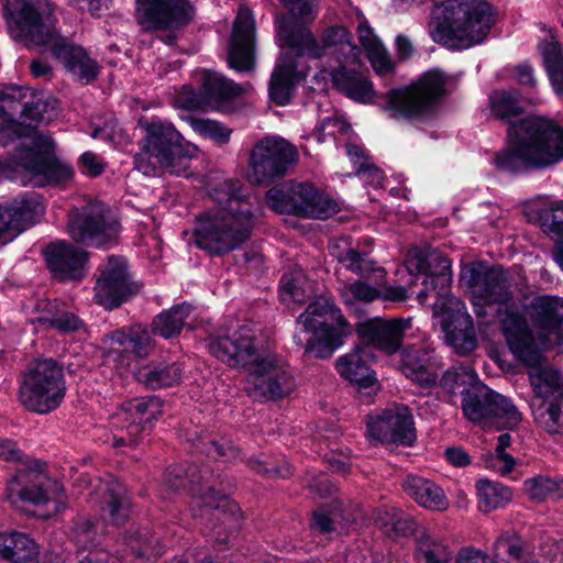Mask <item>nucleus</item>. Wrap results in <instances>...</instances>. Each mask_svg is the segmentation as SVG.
Wrapping results in <instances>:
<instances>
[{
    "instance_id": "f257e3e1",
    "label": "nucleus",
    "mask_w": 563,
    "mask_h": 563,
    "mask_svg": "<svg viewBox=\"0 0 563 563\" xmlns=\"http://www.w3.org/2000/svg\"><path fill=\"white\" fill-rule=\"evenodd\" d=\"M492 114L507 122L506 146L496 153L494 165L509 174L542 169L563 161V128L555 122L522 112L520 95L514 90H495L489 95Z\"/></svg>"
},
{
    "instance_id": "f03ea898",
    "label": "nucleus",
    "mask_w": 563,
    "mask_h": 563,
    "mask_svg": "<svg viewBox=\"0 0 563 563\" xmlns=\"http://www.w3.org/2000/svg\"><path fill=\"white\" fill-rule=\"evenodd\" d=\"M208 192L214 206L195 217L192 242L210 256H222L250 239L254 213L251 202L232 179L217 183Z\"/></svg>"
},
{
    "instance_id": "7ed1b4c3",
    "label": "nucleus",
    "mask_w": 563,
    "mask_h": 563,
    "mask_svg": "<svg viewBox=\"0 0 563 563\" xmlns=\"http://www.w3.org/2000/svg\"><path fill=\"white\" fill-rule=\"evenodd\" d=\"M4 16L11 35L26 46H49L78 81L96 79L99 67L85 49L57 36L49 0H8Z\"/></svg>"
},
{
    "instance_id": "20e7f679",
    "label": "nucleus",
    "mask_w": 563,
    "mask_h": 563,
    "mask_svg": "<svg viewBox=\"0 0 563 563\" xmlns=\"http://www.w3.org/2000/svg\"><path fill=\"white\" fill-rule=\"evenodd\" d=\"M139 126L142 135L139 151L134 155V167L148 177H158L166 172L185 174V168L180 170L178 165L183 159L195 157L199 152L198 147L185 142L169 121L159 118L141 119Z\"/></svg>"
},
{
    "instance_id": "39448f33",
    "label": "nucleus",
    "mask_w": 563,
    "mask_h": 563,
    "mask_svg": "<svg viewBox=\"0 0 563 563\" xmlns=\"http://www.w3.org/2000/svg\"><path fill=\"white\" fill-rule=\"evenodd\" d=\"M501 332L510 352L517 360L531 367L529 378L534 391L533 402L563 398L561 373L548 366H539L541 352L534 343L525 316L512 307L498 310Z\"/></svg>"
},
{
    "instance_id": "423d86ee",
    "label": "nucleus",
    "mask_w": 563,
    "mask_h": 563,
    "mask_svg": "<svg viewBox=\"0 0 563 563\" xmlns=\"http://www.w3.org/2000/svg\"><path fill=\"white\" fill-rule=\"evenodd\" d=\"M16 443L10 439H0V460L4 462H19L24 466L7 482L5 499L16 508L24 505L45 506L43 516L48 517L60 511L64 501V490L56 482H48L44 487L45 476L41 471V463L26 457Z\"/></svg>"
},
{
    "instance_id": "0eeeda50",
    "label": "nucleus",
    "mask_w": 563,
    "mask_h": 563,
    "mask_svg": "<svg viewBox=\"0 0 563 563\" xmlns=\"http://www.w3.org/2000/svg\"><path fill=\"white\" fill-rule=\"evenodd\" d=\"M296 324V344L318 358L331 355L353 331L341 309L327 297L310 302Z\"/></svg>"
},
{
    "instance_id": "6e6552de",
    "label": "nucleus",
    "mask_w": 563,
    "mask_h": 563,
    "mask_svg": "<svg viewBox=\"0 0 563 563\" xmlns=\"http://www.w3.org/2000/svg\"><path fill=\"white\" fill-rule=\"evenodd\" d=\"M495 23L496 13L486 0H449L431 35L448 47L465 49L482 44Z\"/></svg>"
},
{
    "instance_id": "1a4fd4ad",
    "label": "nucleus",
    "mask_w": 563,
    "mask_h": 563,
    "mask_svg": "<svg viewBox=\"0 0 563 563\" xmlns=\"http://www.w3.org/2000/svg\"><path fill=\"white\" fill-rule=\"evenodd\" d=\"M446 77L439 69H430L409 86L389 90L383 97L385 111L394 119L423 120L432 115L445 95Z\"/></svg>"
},
{
    "instance_id": "9d476101",
    "label": "nucleus",
    "mask_w": 563,
    "mask_h": 563,
    "mask_svg": "<svg viewBox=\"0 0 563 563\" xmlns=\"http://www.w3.org/2000/svg\"><path fill=\"white\" fill-rule=\"evenodd\" d=\"M65 393L62 367L46 358L35 362L24 374L19 399L26 409L44 415L59 407Z\"/></svg>"
},
{
    "instance_id": "9b49d317",
    "label": "nucleus",
    "mask_w": 563,
    "mask_h": 563,
    "mask_svg": "<svg viewBox=\"0 0 563 563\" xmlns=\"http://www.w3.org/2000/svg\"><path fill=\"white\" fill-rule=\"evenodd\" d=\"M67 229L77 243L103 247L115 243L121 224L106 203L91 201L69 213Z\"/></svg>"
},
{
    "instance_id": "f8f14e48",
    "label": "nucleus",
    "mask_w": 563,
    "mask_h": 563,
    "mask_svg": "<svg viewBox=\"0 0 563 563\" xmlns=\"http://www.w3.org/2000/svg\"><path fill=\"white\" fill-rule=\"evenodd\" d=\"M277 40L282 49H291L298 57L321 58L325 49L332 47L347 49L355 57L357 51L351 42V33L344 26L334 25L325 29L319 43L309 29L295 27L286 18L278 24Z\"/></svg>"
},
{
    "instance_id": "ddd939ff",
    "label": "nucleus",
    "mask_w": 563,
    "mask_h": 563,
    "mask_svg": "<svg viewBox=\"0 0 563 563\" xmlns=\"http://www.w3.org/2000/svg\"><path fill=\"white\" fill-rule=\"evenodd\" d=\"M461 409L467 420L481 427L501 422L507 428H515L522 419L521 412L508 398L479 382L464 393Z\"/></svg>"
},
{
    "instance_id": "4468645a",
    "label": "nucleus",
    "mask_w": 563,
    "mask_h": 563,
    "mask_svg": "<svg viewBox=\"0 0 563 563\" xmlns=\"http://www.w3.org/2000/svg\"><path fill=\"white\" fill-rule=\"evenodd\" d=\"M298 161L297 148L280 136H266L255 143L249 162V178L269 185L283 178Z\"/></svg>"
},
{
    "instance_id": "2eb2a0df",
    "label": "nucleus",
    "mask_w": 563,
    "mask_h": 563,
    "mask_svg": "<svg viewBox=\"0 0 563 563\" xmlns=\"http://www.w3.org/2000/svg\"><path fill=\"white\" fill-rule=\"evenodd\" d=\"M295 388L290 369L273 356H260L247 368L244 389L254 400H280L288 397Z\"/></svg>"
},
{
    "instance_id": "dca6fc26",
    "label": "nucleus",
    "mask_w": 563,
    "mask_h": 563,
    "mask_svg": "<svg viewBox=\"0 0 563 563\" xmlns=\"http://www.w3.org/2000/svg\"><path fill=\"white\" fill-rule=\"evenodd\" d=\"M161 413V400L154 396L123 402L111 417V426L121 432L113 434V446L137 445L142 434L148 433L152 421Z\"/></svg>"
},
{
    "instance_id": "f3484780",
    "label": "nucleus",
    "mask_w": 563,
    "mask_h": 563,
    "mask_svg": "<svg viewBox=\"0 0 563 563\" xmlns=\"http://www.w3.org/2000/svg\"><path fill=\"white\" fill-rule=\"evenodd\" d=\"M407 271L410 275L424 276L423 289L417 294V299L424 305L430 292L433 291L437 299L452 296L449 292L451 283V263L449 258L437 249H412L407 257Z\"/></svg>"
},
{
    "instance_id": "a211bd4d",
    "label": "nucleus",
    "mask_w": 563,
    "mask_h": 563,
    "mask_svg": "<svg viewBox=\"0 0 563 563\" xmlns=\"http://www.w3.org/2000/svg\"><path fill=\"white\" fill-rule=\"evenodd\" d=\"M433 316L444 332L445 342L459 354H466L476 347L472 317L463 301L454 296H444L433 303Z\"/></svg>"
},
{
    "instance_id": "6ab92c4d",
    "label": "nucleus",
    "mask_w": 563,
    "mask_h": 563,
    "mask_svg": "<svg viewBox=\"0 0 563 563\" xmlns=\"http://www.w3.org/2000/svg\"><path fill=\"white\" fill-rule=\"evenodd\" d=\"M209 352L230 367L249 368L260 358L253 331L240 325L227 333H218L207 341Z\"/></svg>"
},
{
    "instance_id": "aec40b11",
    "label": "nucleus",
    "mask_w": 563,
    "mask_h": 563,
    "mask_svg": "<svg viewBox=\"0 0 563 563\" xmlns=\"http://www.w3.org/2000/svg\"><path fill=\"white\" fill-rule=\"evenodd\" d=\"M369 439L382 443L411 444L416 439L413 417L405 405L391 404L366 421Z\"/></svg>"
},
{
    "instance_id": "412c9836",
    "label": "nucleus",
    "mask_w": 563,
    "mask_h": 563,
    "mask_svg": "<svg viewBox=\"0 0 563 563\" xmlns=\"http://www.w3.org/2000/svg\"><path fill=\"white\" fill-rule=\"evenodd\" d=\"M100 275L95 286V299L97 303L113 309L126 301L137 287L132 283L128 264L123 257L109 256L107 262L100 265Z\"/></svg>"
},
{
    "instance_id": "4be33fe9",
    "label": "nucleus",
    "mask_w": 563,
    "mask_h": 563,
    "mask_svg": "<svg viewBox=\"0 0 563 563\" xmlns=\"http://www.w3.org/2000/svg\"><path fill=\"white\" fill-rule=\"evenodd\" d=\"M152 345V335L142 325L114 330L101 341L103 357L118 366L129 365L134 358L148 355Z\"/></svg>"
},
{
    "instance_id": "5701e85b",
    "label": "nucleus",
    "mask_w": 563,
    "mask_h": 563,
    "mask_svg": "<svg viewBox=\"0 0 563 563\" xmlns=\"http://www.w3.org/2000/svg\"><path fill=\"white\" fill-rule=\"evenodd\" d=\"M33 145L35 151L22 159V166L35 186L58 184L71 178V168L53 155L54 141L51 136L36 134L33 137Z\"/></svg>"
},
{
    "instance_id": "b1692460",
    "label": "nucleus",
    "mask_w": 563,
    "mask_h": 563,
    "mask_svg": "<svg viewBox=\"0 0 563 563\" xmlns=\"http://www.w3.org/2000/svg\"><path fill=\"white\" fill-rule=\"evenodd\" d=\"M461 279L471 288L475 306L506 303L511 297L507 275L500 267L470 264L462 269Z\"/></svg>"
},
{
    "instance_id": "393cba45",
    "label": "nucleus",
    "mask_w": 563,
    "mask_h": 563,
    "mask_svg": "<svg viewBox=\"0 0 563 563\" xmlns=\"http://www.w3.org/2000/svg\"><path fill=\"white\" fill-rule=\"evenodd\" d=\"M42 198L27 192L8 203H0V245L15 239L44 214Z\"/></svg>"
},
{
    "instance_id": "a878e982",
    "label": "nucleus",
    "mask_w": 563,
    "mask_h": 563,
    "mask_svg": "<svg viewBox=\"0 0 563 563\" xmlns=\"http://www.w3.org/2000/svg\"><path fill=\"white\" fill-rule=\"evenodd\" d=\"M136 16L145 30L175 29L191 21L194 9L187 0H136Z\"/></svg>"
},
{
    "instance_id": "bb28decb",
    "label": "nucleus",
    "mask_w": 563,
    "mask_h": 563,
    "mask_svg": "<svg viewBox=\"0 0 563 563\" xmlns=\"http://www.w3.org/2000/svg\"><path fill=\"white\" fill-rule=\"evenodd\" d=\"M411 328V318L376 317L358 322L355 331L362 342L390 355L400 350L405 333Z\"/></svg>"
},
{
    "instance_id": "cd10ccee",
    "label": "nucleus",
    "mask_w": 563,
    "mask_h": 563,
    "mask_svg": "<svg viewBox=\"0 0 563 563\" xmlns=\"http://www.w3.org/2000/svg\"><path fill=\"white\" fill-rule=\"evenodd\" d=\"M202 475L196 479V467H190L184 471L181 466L168 467L165 476L164 484L173 492L179 490L186 486V483L190 484V492L192 495L201 501L206 508L213 509L217 511L222 510L225 515L230 512L233 517L239 510V506L231 501L225 494L216 492L211 486H202L200 479H203Z\"/></svg>"
},
{
    "instance_id": "c85d7f7f",
    "label": "nucleus",
    "mask_w": 563,
    "mask_h": 563,
    "mask_svg": "<svg viewBox=\"0 0 563 563\" xmlns=\"http://www.w3.org/2000/svg\"><path fill=\"white\" fill-rule=\"evenodd\" d=\"M415 560L416 563H488L489 556L473 547L462 548L454 555L444 539L423 531L417 537Z\"/></svg>"
},
{
    "instance_id": "c756f323",
    "label": "nucleus",
    "mask_w": 563,
    "mask_h": 563,
    "mask_svg": "<svg viewBox=\"0 0 563 563\" xmlns=\"http://www.w3.org/2000/svg\"><path fill=\"white\" fill-rule=\"evenodd\" d=\"M255 23L252 11L241 7L231 36L228 62L236 71H250L254 67Z\"/></svg>"
},
{
    "instance_id": "7c9ffc66",
    "label": "nucleus",
    "mask_w": 563,
    "mask_h": 563,
    "mask_svg": "<svg viewBox=\"0 0 563 563\" xmlns=\"http://www.w3.org/2000/svg\"><path fill=\"white\" fill-rule=\"evenodd\" d=\"M330 254L349 272L362 278L373 279L380 285L386 278V271L366 252H360L350 236L333 239L329 244Z\"/></svg>"
},
{
    "instance_id": "2f4dec72",
    "label": "nucleus",
    "mask_w": 563,
    "mask_h": 563,
    "mask_svg": "<svg viewBox=\"0 0 563 563\" xmlns=\"http://www.w3.org/2000/svg\"><path fill=\"white\" fill-rule=\"evenodd\" d=\"M295 52L288 49L278 58L272 73L268 92L271 100L277 106L290 102L296 85L307 75Z\"/></svg>"
},
{
    "instance_id": "473e14b6",
    "label": "nucleus",
    "mask_w": 563,
    "mask_h": 563,
    "mask_svg": "<svg viewBox=\"0 0 563 563\" xmlns=\"http://www.w3.org/2000/svg\"><path fill=\"white\" fill-rule=\"evenodd\" d=\"M49 272L58 280L79 279L84 275L87 253L78 247L59 241L49 244L44 251Z\"/></svg>"
},
{
    "instance_id": "72a5a7b5",
    "label": "nucleus",
    "mask_w": 563,
    "mask_h": 563,
    "mask_svg": "<svg viewBox=\"0 0 563 563\" xmlns=\"http://www.w3.org/2000/svg\"><path fill=\"white\" fill-rule=\"evenodd\" d=\"M529 316L532 325L549 342L563 344V299L553 296L537 297L530 305Z\"/></svg>"
},
{
    "instance_id": "f704fd0d",
    "label": "nucleus",
    "mask_w": 563,
    "mask_h": 563,
    "mask_svg": "<svg viewBox=\"0 0 563 563\" xmlns=\"http://www.w3.org/2000/svg\"><path fill=\"white\" fill-rule=\"evenodd\" d=\"M368 355L366 347L356 346L336 360L335 368L343 379L356 386L358 390H368L369 394L378 390L379 384L367 364Z\"/></svg>"
},
{
    "instance_id": "c9c22d12",
    "label": "nucleus",
    "mask_w": 563,
    "mask_h": 563,
    "mask_svg": "<svg viewBox=\"0 0 563 563\" xmlns=\"http://www.w3.org/2000/svg\"><path fill=\"white\" fill-rule=\"evenodd\" d=\"M291 192L296 205L295 216L327 219L338 211L336 202L310 184L291 183Z\"/></svg>"
},
{
    "instance_id": "e433bc0d",
    "label": "nucleus",
    "mask_w": 563,
    "mask_h": 563,
    "mask_svg": "<svg viewBox=\"0 0 563 563\" xmlns=\"http://www.w3.org/2000/svg\"><path fill=\"white\" fill-rule=\"evenodd\" d=\"M401 486L405 493L424 509L444 511L449 508L450 503L444 490L429 478L410 474L402 481Z\"/></svg>"
},
{
    "instance_id": "4c0bfd02",
    "label": "nucleus",
    "mask_w": 563,
    "mask_h": 563,
    "mask_svg": "<svg viewBox=\"0 0 563 563\" xmlns=\"http://www.w3.org/2000/svg\"><path fill=\"white\" fill-rule=\"evenodd\" d=\"M332 82L336 90L356 102H375L374 85L362 71L341 66L332 73Z\"/></svg>"
},
{
    "instance_id": "58836bf2",
    "label": "nucleus",
    "mask_w": 563,
    "mask_h": 563,
    "mask_svg": "<svg viewBox=\"0 0 563 563\" xmlns=\"http://www.w3.org/2000/svg\"><path fill=\"white\" fill-rule=\"evenodd\" d=\"M98 495L101 496V510L113 525H121L129 518L131 503L126 489L120 482H101Z\"/></svg>"
},
{
    "instance_id": "ea45409f",
    "label": "nucleus",
    "mask_w": 563,
    "mask_h": 563,
    "mask_svg": "<svg viewBox=\"0 0 563 563\" xmlns=\"http://www.w3.org/2000/svg\"><path fill=\"white\" fill-rule=\"evenodd\" d=\"M477 383V374L471 366L456 364L446 369L434 386H438L446 401L453 405L457 394L463 398L464 393Z\"/></svg>"
},
{
    "instance_id": "a19ab883",
    "label": "nucleus",
    "mask_w": 563,
    "mask_h": 563,
    "mask_svg": "<svg viewBox=\"0 0 563 563\" xmlns=\"http://www.w3.org/2000/svg\"><path fill=\"white\" fill-rule=\"evenodd\" d=\"M364 519L365 514L358 507L345 515V510L323 506L313 512L311 528L320 533H331L338 527L346 529L352 523H362Z\"/></svg>"
},
{
    "instance_id": "79ce46f5",
    "label": "nucleus",
    "mask_w": 563,
    "mask_h": 563,
    "mask_svg": "<svg viewBox=\"0 0 563 563\" xmlns=\"http://www.w3.org/2000/svg\"><path fill=\"white\" fill-rule=\"evenodd\" d=\"M429 355L422 347H409L401 353L400 369L422 388L433 387L437 375L428 368Z\"/></svg>"
},
{
    "instance_id": "37998d69",
    "label": "nucleus",
    "mask_w": 563,
    "mask_h": 563,
    "mask_svg": "<svg viewBox=\"0 0 563 563\" xmlns=\"http://www.w3.org/2000/svg\"><path fill=\"white\" fill-rule=\"evenodd\" d=\"M36 554V544L25 533L0 532V560L29 563L34 561Z\"/></svg>"
},
{
    "instance_id": "c03bdc74",
    "label": "nucleus",
    "mask_w": 563,
    "mask_h": 563,
    "mask_svg": "<svg viewBox=\"0 0 563 563\" xmlns=\"http://www.w3.org/2000/svg\"><path fill=\"white\" fill-rule=\"evenodd\" d=\"M475 487L478 509L482 512L504 508L512 499L511 489L499 482L481 478L476 482Z\"/></svg>"
},
{
    "instance_id": "a18cd8bd",
    "label": "nucleus",
    "mask_w": 563,
    "mask_h": 563,
    "mask_svg": "<svg viewBox=\"0 0 563 563\" xmlns=\"http://www.w3.org/2000/svg\"><path fill=\"white\" fill-rule=\"evenodd\" d=\"M191 306L187 303L173 307L170 310L161 312L152 323L153 333L164 339H170L180 333L186 319L191 313Z\"/></svg>"
},
{
    "instance_id": "49530a36",
    "label": "nucleus",
    "mask_w": 563,
    "mask_h": 563,
    "mask_svg": "<svg viewBox=\"0 0 563 563\" xmlns=\"http://www.w3.org/2000/svg\"><path fill=\"white\" fill-rule=\"evenodd\" d=\"M201 85L207 97L217 101L230 100L244 92L242 86L219 73L210 70L202 71Z\"/></svg>"
},
{
    "instance_id": "de8ad7c7",
    "label": "nucleus",
    "mask_w": 563,
    "mask_h": 563,
    "mask_svg": "<svg viewBox=\"0 0 563 563\" xmlns=\"http://www.w3.org/2000/svg\"><path fill=\"white\" fill-rule=\"evenodd\" d=\"M181 368L178 364H158L145 366L137 373L140 382L151 389L168 387L177 384L181 378Z\"/></svg>"
},
{
    "instance_id": "09e8293b",
    "label": "nucleus",
    "mask_w": 563,
    "mask_h": 563,
    "mask_svg": "<svg viewBox=\"0 0 563 563\" xmlns=\"http://www.w3.org/2000/svg\"><path fill=\"white\" fill-rule=\"evenodd\" d=\"M537 423L548 433H563V397L556 400L532 402Z\"/></svg>"
},
{
    "instance_id": "8fccbe9b",
    "label": "nucleus",
    "mask_w": 563,
    "mask_h": 563,
    "mask_svg": "<svg viewBox=\"0 0 563 563\" xmlns=\"http://www.w3.org/2000/svg\"><path fill=\"white\" fill-rule=\"evenodd\" d=\"M377 527L388 536H406L412 532L413 522L401 511L391 507H382L374 517Z\"/></svg>"
},
{
    "instance_id": "3c124183",
    "label": "nucleus",
    "mask_w": 563,
    "mask_h": 563,
    "mask_svg": "<svg viewBox=\"0 0 563 563\" xmlns=\"http://www.w3.org/2000/svg\"><path fill=\"white\" fill-rule=\"evenodd\" d=\"M27 91L29 89L26 88L11 86L0 92V100L22 103V117L24 119L34 122L41 121L47 106L44 101L34 97H32V100L26 101Z\"/></svg>"
},
{
    "instance_id": "603ef678",
    "label": "nucleus",
    "mask_w": 563,
    "mask_h": 563,
    "mask_svg": "<svg viewBox=\"0 0 563 563\" xmlns=\"http://www.w3.org/2000/svg\"><path fill=\"white\" fill-rule=\"evenodd\" d=\"M288 10L289 15H283L276 20V29L282 19H289L295 27H306L305 25L314 21L319 13L318 0H279Z\"/></svg>"
},
{
    "instance_id": "864d4df0",
    "label": "nucleus",
    "mask_w": 563,
    "mask_h": 563,
    "mask_svg": "<svg viewBox=\"0 0 563 563\" xmlns=\"http://www.w3.org/2000/svg\"><path fill=\"white\" fill-rule=\"evenodd\" d=\"M339 294L344 305L353 307L356 303H371L379 299L380 289L365 280L357 279L352 283L342 284L339 287Z\"/></svg>"
},
{
    "instance_id": "5fc2aeb1",
    "label": "nucleus",
    "mask_w": 563,
    "mask_h": 563,
    "mask_svg": "<svg viewBox=\"0 0 563 563\" xmlns=\"http://www.w3.org/2000/svg\"><path fill=\"white\" fill-rule=\"evenodd\" d=\"M543 231L555 242L552 251L558 264V254L563 253V201L556 202L541 216Z\"/></svg>"
},
{
    "instance_id": "6e6d98bb",
    "label": "nucleus",
    "mask_w": 563,
    "mask_h": 563,
    "mask_svg": "<svg viewBox=\"0 0 563 563\" xmlns=\"http://www.w3.org/2000/svg\"><path fill=\"white\" fill-rule=\"evenodd\" d=\"M308 282L301 272L285 274L280 280V299L285 303H302L309 297Z\"/></svg>"
},
{
    "instance_id": "4d7b16f0",
    "label": "nucleus",
    "mask_w": 563,
    "mask_h": 563,
    "mask_svg": "<svg viewBox=\"0 0 563 563\" xmlns=\"http://www.w3.org/2000/svg\"><path fill=\"white\" fill-rule=\"evenodd\" d=\"M124 542L131 550L130 553H125L123 560L128 561L129 555H135L136 558L159 555L161 548L158 545V539L154 538L146 529L137 531L135 534L124 539Z\"/></svg>"
},
{
    "instance_id": "13d9d810",
    "label": "nucleus",
    "mask_w": 563,
    "mask_h": 563,
    "mask_svg": "<svg viewBox=\"0 0 563 563\" xmlns=\"http://www.w3.org/2000/svg\"><path fill=\"white\" fill-rule=\"evenodd\" d=\"M511 443V437L508 433H503L498 437V442L495 449V454L486 462V466L496 473L505 476L508 475L516 464L515 459L506 452V449Z\"/></svg>"
},
{
    "instance_id": "bf43d9fd",
    "label": "nucleus",
    "mask_w": 563,
    "mask_h": 563,
    "mask_svg": "<svg viewBox=\"0 0 563 563\" xmlns=\"http://www.w3.org/2000/svg\"><path fill=\"white\" fill-rule=\"evenodd\" d=\"M268 206L277 213L294 214L296 205L291 192V183H284L266 192Z\"/></svg>"
},
{
    "instance_id": "052dcab7",
    "label": "nucleus",
    "mask_w": 563,
    "mask_h": 563,
    "mask_svg": "<svg viewBox=\"0 0 563 563\" xmlns=\"http://www.w3.org/2000/svg\"><path fill=\"white\" fill-rule=\"evenodd\" d=\"M525 492L532 500L542 501L560 490V484L549 476L538 475L525 481Z\"/></svg>"
},
{
    "instance_id": "680f3d73",
    "label": "nucleus",
    "mask_w": 563,
    "mask_h": 563,
    "mask_svg": "<svg viewBox=\"0 0 563 563\" xmlns=\"http://www.w3.org/2000/svg\"><path fill=\"white\" fill-rule=\"evenodd\" d=\"M192 129L199 135L210 139L219 145L229 143L232 133L225 125L210 119L195 120L192 122Z\"/></svg>"
},
{
    "instance_id": "e2e57ef3",
    "label": "nucleus",
    "mask_w": 563,
    "mask_h": 563,
    "mask_svg": "<svg viewBox=\"0 0 563 563\" xmlns=\"http://www.w3.org/2000/svg\"><path fill=\"white\" fill-rule=\"evenodd\" d=\"M48 324L63 333L76 332L84 328L82 321L70 311L60 312L49 319H46Z\"/></svg>"
},
{
    "instance_id": "0e129e2a",
    "label": "nucleus",
    "mask_w": 563,
    "mask_h": 563,
    "mask_svg": "<svg viewBox=\"0 0 563 563\" xmlns=\"http://www.w3.org/2000/svg\"><path fill=\"white\" fill-rule=\"evenodd\" d=\"M366 54L373 69L377 75L387 76L393 74L395 66L384 45Z\"/></svg>"
},
{
    "instance_id": "69168bd1",
    "label": "nucleus",
    "mask_w": 563,
    "mask_h": 563,
    "mask_svg": "<svg viewBox=\"0 0 563 563\" xmlns=\"http://www.w3.org/2000/svg\"><path fill=\"white\" fill-rule=\"evenodd\" d=\"M548 74L563 67V53L556 43H545L541 48Z\"/></svg>"
},
{
    "instance_id": "338daca9",
    "label": "nucleus",
    "mask_w": 563,
    "mask_h": 563,
    "mask_svg": "<svg viewBox=\"0 0 563 563\" xmlns=\"http://www.w3.org/2000/svg\"><path fill=\"white\" fill-rule=\"evenodd\" d=\"M355 175L372 187H380L384 179L383 172L367 159L358 163Z\"/></svg>"
},
{
    "instance_id": "774afa93",
    "label": "nucleus",
    "mask_w": 563,
    "mask_h": 563,
    "mask_svg": "<svg viewBox=\"0 0 563 563\" xmlns=\"http://www.w3.org/2000/svg\"><path fill=\"white\" fill-rule=\"evenodd\" d=\"M80 168L84 174L97 177L104 172L106 163L96 153L85 152L79 158Z\"/></svg>"
}]
</instances>
